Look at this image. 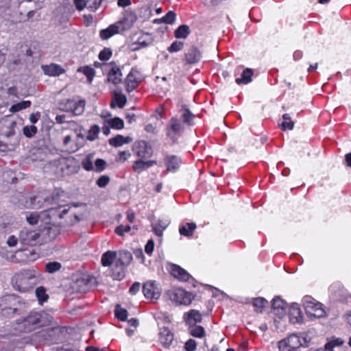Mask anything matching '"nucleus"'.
<instances>
[{
    "mask_svg": "<svg viewBox=\"0 0 351 351\" xmlns=\"http://www.w3.org/2000/svg\"><path fill=\"white\" fill-rule=\"evenodd\" d=\"M60 106L63 110L72 112L74 114L79 115L82 114L84 110L85 101H75L73 99H66L65 102H61Z\"/></svg>",
    "mask_w": 351,
    "mask_h": 351,
    "instance_id": "nucleus-14",
    "label": "nucleus"
},
{
    "mask_svg": "<svg viewBox=\"0 0 351 351\" xmlns=\"http://www.w3.org/2000/svg\"><path fill=\"white\" fill-rule=\"evenodd\" d=\"M119 33V27L114 23L108 26L106 29H101L99 36L102 40H108L112 36Z\"/></svg>",
    "mask_w": 351,
    "mask_h": 351,
    "instance_id": "nucleus-30",
    "label": "nucleus"
},
{
    "mask_svg": "<svg viewBox=\"0 0 351 351\" xmlns=\"http://www.w3.org/2000/svg\"><path fill=\"white\" fill-rule=\"evenodd\" d=\"M42 70L45 75L54 77L59 76L65 73V70L61 66L54 63L43 65Z\"/></svg>",
    "mask_w": 351,
    "mask_h": 351,
    "instance_id": "nucleus-22",
    "label": "nucleus"
},
{
    "mask_svg": "<svg viewBox=\"0 0 351 351\" xmlns=\"http://www.w3.org/2000/svg\"><path fill=\"white\" fill-rule=\"evenodd\" d=\"M103 0H89V10L95 11L101 5Z\"/></svg>",
    "mask_w": 351,
    "mask_h": 351,
    "instance_id": "nucleus-60",
    "label": "nucleus"
},
{
    "mask_svg": "<svg viewBox=\"0 0 351 351\" xmlns=\"http://www.w3.org/2000/svg\"><path fill=\"white\" fill-rule=\"evenodd\" d=\"M14 144H8L0 141V151L7 152L12 150L14 147Z\"/></svg>",
    "mask_w": 351,
    "mask_h": 351,
    "instance_id": "nucleus-61",
    "label": "nucleus"
},
{
    "mask_svg": "<svg viewBox=\"0 0 351 351\" xmlns=\"http://www.w3.org/2000/svg\"><path fill=\"white\" fill-rule=\"evenodd\" d=\"M100 131V128L97 125L91 126L89 129V141H94L97 138V135Z\"/></svg>",
    "mask_w": 351,
    "mask_h": 351,
    "instance_id": "nucleus-53",
    "label": "nucleus"
},
{
    "mask_svg": "<svg viewBox=\"0 0 351 351\" xmlns=\"http://www.w3.org/2000/svg\"><path fill=\"white\" fill-rule=\"evenodd\" d=\"M289 319L293 324L300 323L302 320L301 309L298 304H293L289 310Z\"/></svg>",
    "mask_w": 351,
    "mask_h": 351,
    "instance_id": "nucleus-26",
    "label": "nucleus"
},
{
    "mask_svg": "<svg viewBox=\"0 0 351 351\" xmlns=\"http://www.w3.org/2000/svg\"><path fill=\"white\" fill-rule=\"evenodd\" d=\"M23 134L27 137L31 138L37 133V128L34 125H27L23 128Z\"/></svg>",
    "mask_w": 351,
    "mask_h": 351,
    "instance_id": "nucleus-48",
    "label": "nucleus"
},
{
    "mask_svg": "<svg viewBox=\"0 0 351 351\" xmlns=\"http://www.w3.org/2000/svg\"><path fill=\"white\" fill-rule=\"evenodd\" d=\"M186 322L188 325H193L199 323L202 320V315L197 310L192 309L186 314Z\"/></svg>",
    "mask_w": 351,
    "mask_h": 351,
    "instance_id": "nucleus-29",
    "label": "nucleus"
},
{
    "mask_svg": "<svg viewBox=\"0 0 351 351\" xmlns=\"http://www.w3.org/2000/svg\"><path fill=\"white\" fill-rule=\"evenodd\" d=\"M164 163L167 171L174 172L178 169L182 160L180 158L176 155H167L164 158Z\"/></svg>",
    "mask_w": 351,
    "mask_h": 351,
    "instance_id": "nucleus-21",
    "label": "nucleus"
},
{
    "mask_svg": "<svg viewBox=\"0 0 351 351\" xmlns=\"http://www.w3.org/2000/svg\"><path fill=\"white\" fill-rule=\"evenodd\" d=\"M184 47V43L180 41H174L172 44L168 47L167 50L170 53L178 52L182 49Z\"/></svg>",
    "mask_w": 351,
    "mask_h": 351,
    "instance_id": "nucleus-51",
    "label": "nucleus"
},
{
    "mask_svg": "<svg viewBox=\"0 0 351 351\" xmlns=\"http://www.w3.org/2000/svg\"><path fill=\"white\" fill-rule=\"evenodd\" d=\"M140 288L141 284L138 282H136L133 283L131 287L130 288L129 293L131 295H135L140 290Z\"/></svg>",
    "mask_w": 351,
    "mask_h": 351,
    "instance_id": "nucleus-62",
    "label": "nucleus"
},
{
    "mask_svg": "<svg viewBox=\"0 0 351 351\" xmlns=\"http://www.w3.org/2000/svg\"><path fill=\"white\" fill-rule=\"evenodd\" d=\"M189 332L191 335L197 338L204 337L206 334L204 328L196 324L189 325Z\"/></svg>",
    "mask_w": 351,
    "mask_h": 351,
    "instance_id": "nucleus-37",
    "label": "nucleus"
},
{
    "mask_svg": "<svg viewBox=\"0 0 351 351\" xmlns=\"http://www.w3.org/2000/svg\"><path fill=\"white\" fill-rule=\"evenodd\" d=\"M282 119L283 121L281 124L282 130H292L294 127V123L291 121L290 115L289 114H284L282 115Z\"/></svg>",
    "mask_w": 351,
    "mask_h": 351,
    "instance_id": "nucleus-44",
    "label": "nucleus"
},
{
    "mask_svg": "<svg viewBox=\"0 0 351 351\" xmlns=\"http://www.w3.org/2000/svg\"><path fill=\"white\" fill-rule=\"evenodd\" d=\"M40 274L34 269L22 270L12 278L14 289L20 292H27L33 289L40 281Z\"/></svg>",
    "mask_w": 351,
    "mask_h": 351,
    "instance_id": "nucleus-3",
    "label": "nucleus"
},
{
    "mask_svg": "<svg viewBox=\"0 0 351 351\" xmlns=\"http://www.w3.org/2000/svg\"><path fill=\"white\" fill-rule=\"evenodd\" d=\"M132 255L128 251H120L117 253V258L115 264L117 266H121L122 267H126L130 262L132 261Z\"/></svg>",
    "mask_w": 351,
    "mask_h": 351,
    "instance_id": "nucleus-23",
    "label": "nucleus"
},
{
    "mask_svg": "<svg viewBox=\"0 0 351 351\" xmlns=\"http://www.w3.org/2000/svg\"><path fill=\"white\" fill-rule=\"evenodd\" d=\"M180 119L182 120V123H186L189 125H192L193 124V120L195 116L189 108L185 106H182L180 110Z\"/></svg>",
    "mask_w": 351,
    "mask_h": 351,
    "instance_id": "nucleus-33",
    "label": "nucleus"
},
{
    "mask_svg": "<svg viewBox=\"0 0 351 351\" xmlns=\"http://www.w3.org/2000/svg\"><path fill=\"white\" fill-rule=\"evenodd\" d=\"M286 302L280 297H275L272 300V309L274 314L282 317L285 314Z\"/></svg>",
    "mask_w": 351,
    "mask_h": 351,
    "instance_id": "nucleus-24",
    "label": "nucleus"
},
{
    "mask_svg": "<svg viewBox=\"0 0 351 351\" xmlns=\"http://www.w3.org/2000/svg\"><path fill=\"white\" fill-rule=\"evenodd\" d=\"M110 180V179L108 176L102 175L97 180L96 184L99 187L104 188L108 184Z\"/></svg>",
    "mask_w": 351,
    "mask_h": 351,
    "instance_id": "nucleus-52",
    "label": "nucleus"
},
{
    "mask_svg": "<svg viewBox=\"0 0 351 351\" xmlns=\"http://www.w3.org/2000/svg\"><path fill=\"white\" fill-rule=\"evenodd\" d=\"M35 293L38 303L40 305L49 300V295L46 293V289L43 286L37 287L35 291Z\"/></svg>",
    "mask_w": 351,
    "mask_h": 351,
    "instance_id": "nucleus-38",
    "label": "nucleus"
},
{
    "mask_svg": "<svg viewBox=\"0 0 351 351\" xmlns=\"http://www.w3.org/2000/svg\"><path fill=\"white\" fill-rule=\"evenodd\" d=\"M62 267V265L56 261L49 262L45 265V271L47 273L53 274L59 271Z\"/></svg>",
    "mask_w": 351,
    "mask_h": 351,
    "instance_id": "nucleus-45",
    "label": "nucleus"
},
{
    "mask_svg": "<svg viewBox=\"0 0 351 351\" xmlns=\"http://www.w3.org/2000/svg\"><path fill=\"white\" fill-rule=\"evenodd\" d=\"M267 301L263 298H257L253 300V305L257 311L261 312L262 309L265 306Z\"/></svg>",
    "mask_w": 351,
    "mask_h": 351,
    "instance_id": "nucleus-47",
    "label": "nucleus"
},
{
    "mask_svg": "<svg viewBox=\"0 0 351 351\" xmlns=\"http://www.w3.org/2000/svg\"><path fill=\"white\" fill-rule=\"evenodd\" d=\"M184 130V125L180 119L173 117L166 127V135L173 142L176 143Z\"/></svg>",
    "mask_w": 351,
    "mask_h": 351,
    "instance_id": "nucleus-6",
    "label": "nucleus"
},
{
    "mask_svg": "<svg viewBox=\"0 0 351 351\" xmlns=\"http://www.w3.org/2000/svg\"><path fill=\"white\" fill-rule=\"evenodd\" d=\"M115 316L121 321H125L128 316V311L124 309L119 308V306H116L114 311Z\"/></svg>",
    "mask_w": 351,
    "mask_h": 351,
    "instance_id": "nucleus-50",
    "label": "nucleus"
},
{
    "mask_svg": "<svg viewBox=\"0 0 351 351\" xmlns=\"http://www.w3.org/2000/svg\"><path fill=\"white\" fill-rule=\"evenodd\" d=\"M302 304L306 313L309 316L317 318L324 317L325 311L322 308V304L311 296H304L302 299Z\"/></svg>",
    "mask_w": 351,
    "mask_h": 351,
    "instance_id": "nucleus-5",
    "label": "nucleus"
},
{
    "mask_svg": "<svg viewBox=\"0 0 351 351\" xmlns=\"http://www.w3.org/2000/svg\"><path fill=\"white\" fill-rule=\"evenodd\" d=\"M131 156V154L128 151L119 152L117 157V161L119 162H125Z\"/></svg>",
    "mask_w": 351,
    "mask_h": 351,
    "instance_id": "nucleus-54",
    "label": "nucleus"
},
{
    "mask_svg": "<svg viewBox=\"0 0 351 351\" xmlns=\"http://www.w3.org/2000/svg\"><path fill=\"white\" fill-rule=\"evenodd\" d=\"M171 274L181 281H188L191 278V275L185 269L176 265H172Z\"/></svg>",
    "mask_w": 351,
    "mask_h": 351,
    "instance_id": "nucleus-25",
    "label": "nucleus"
},
{
    "mask_svg": "<svg viewBox=\"0 0 351 351\" xmlns=\"http://www.w3.org/2000/svg\"><path fill=\"white\" fill-rule=\"evenodd\" d=\"M133 152L140 158H147L152 156L151 145L145 141H136L133 145Z\"/></svg>",
    "mask_w": 351,
    "mask_h": 351,
    "instance_id": "nucleus-13",
    "label": "nucleus"
},
{
    "mask_svg": "<svg viewBox=\"0 0 351 351\" xmlns=\"http://www.w3.org/2000/svg\"><path fill=\"white\" fill-rule=\"evenodd\" d=\"M127 98L125 95L115 92L110 103V107L112 108H114L116 106H117L119 108H123L125 106Z\"/></svg>",
    "mask_w": 351,
    "mask_h": 351,
    "instance_id": "nucleus-31",
    "label": "nucleus"
},
{
    "mask_svg": "<svg viewBox=\"0 0 351 351\" xmlns=\"http://www.w3.org/2000/svg\"><path fill=\"white\" fill-rule=\"evenodd\" d=\"M16 301V298L14 295H8L4 297L0 301V306H3L5 304H12L13 302Z\"/></svg>",
    "mask_w": 351,
    "mask_h": 351,
    "instance_id": "nucleus-58",
    "label": "nucleus"
},
{
    "mask_svg": "<svg viewBox=\"0 0 351 351\" xmlns=\"http://www.w3.org/2000/svg\"><path fill=\"white\" fill-rule=\"evenodd\" d=\"M176 14L173 11H169L165 16L160 19H155V23H165L167 24H172L176 20Z\"/></svg>",
    "mask_w": 351,
    "mask_h": 351,
    "instance_id": "nucleus-42",
    "label": "nucleus"
},
{
    "mask_svg": "<svg viewBox=\"0 0 351 351\" xmlns=\"http://www.w3.org/2000/svg\"><path fill=\"white\" fill-rule=\"evenodd\" d=\"M74 3L77 10H82L86 7V0H74Z\"/></svg>",
    "mask_w": 351,
    "mask_h": 351,
    "instance_id": "nucleus-63",
    "label": "nucleus"
},
{
    "mask_svg": "<svg viewBox=\"0 0 351 351\" xmlns=\"http://www.w3.org/2000/svg\"><path fill=\"white\" fill-rule=\"evenodd\" d=\"M108 123L113 129L121 130L124 128L123 121L119 117L110 119L108 120Z\"/></svg>",
    "mask_w": 351,
    "mask_h": 351,
    "instance_id": "nucleus-46",
    "label": "nucleus"
},
{
    "mask_svg": "<svg viewBox=\"0 0 351 351\" xmlns=\"http://www.w3.org/2000/svg\"><path fill=\"white\" fill-rule=\"evenodd\" d=\"M167 295L171 301L179 304L189 305L193 300L190 293L180 288L169 290L167 291Z\"/></svg>",
    "mask_w": 351,
    "mask_h": 351,
    "instance_id": "nucleus-9",
    "label": "nucleus"
},
{
    "mask_svg": "<svg viewBox=\"0 0 351 351\" xmlns=\"http://www.w3.org/2000/svg\"><path fill=\"white\" fill-rule=\"evenodd\" d=\"M196 228L197 226L195 223H186L185 225L179 228V233L182 236L191 237L193 236V232Z\"/></svg>",
    "mask_w": 351,
    "mask_h": 351,
    "instance_id": "nucleus-35",
    "label": "nucleus"
},
{
    "mask_svg": "<svg viewBox=\"0 0 351 351\" xmlns=\"http://www.w3.org/2000/svg\"><path fill=\"white\" fill-rule=\"evenodd\" d=\"M65 329L63 327L57 326L43 330L38 332L44 341L51 343H57L62 339Z\"/></svg>",
    "mask_w": 351,
    "mask_h": 351,
    "instance_id": "nucleus-10",
    "label": "nucleus"
},
{
    "mask_svg": "<svg viewBox=\"0 0 351 351\" xmlns=\"http://www.w3.org/2000/svg\"><path fill=\"white\" fill-rule=\"evenodd\" d=\"M196 348L197 343L195 340L193 339H189L184 345V348L186 351H195Z\"/></svg>",
    "mask_w": 351,
    "mask_h": 351,
    "instance_id": "nucleus-56",
    "label": "nucleus"
},
{
    "mask_svg": "<svg viewBox=\"0 0 351 351\" xmlns=\"http://www.w3.org/2000/svg\"><path fill=\"white\" fill-rule=\"evenodd\" d=\"M190 33L188 25H182L179 26L174 32V36L177 38H186Z\"/></svg>",
    "mask_w": 351,
    "mask_h": 351,
    "instance_id": "nucleus-41",
    "label": "nucleus"
},
{
    "mask_svg": "<svg viewBox=\"0 0 351 351\" xmlns=\"http://www.w3.org/2000/svg\"><path fill=\"white\" fill-rule=\"evenodd\" d=\"M143 292L146 298L157 300L160 297L162 289L159 283L154 280H149L144 283Z\"/></svg>",
    "mask_w": 351,
    "mask_h": 351,
    "instance_id": "nucleus-11",
    "label": "nucleus"
},
{
    "mask_svg": "<svg viewBox=\"0 0 351 351\" xmlns=\"http://www.w3.org/2000/svg\"><path fill=\"white\" fill-rule=\"evenodd\" d=\"M85 141L86 138L81 132L75 131L64 136L63 144L67 152H74L84 145Z\"/></svg>",
    "mask_w": 351,
    "mask_h": 351,
    "instance_id": "nucleus-8",
    "label": "nucleus"
},
{
    "mask_svg": "<svg viewBox=\"0 0 351 351\" xmlns=\"http://www.w3.org/2000/svg\"><path fill=\"white\" fill-rule=\"evenodd\" d=\"M49 168L57 176L62 177L76 173L80 163L73 157H60L49 162Z\"/></svg>",
    "mask_w": 351,
    "mask_h": 351,
    "instance_id": "nucleus-4",
    "label": "nucleus"
},
{
    "mask_svg": "<svg viewBox=\"0 0 351 351\" xmlns=\"http://www.w3.org/2000/svg\"><path fill=\"white\" fill-rule=\"evenodd\" d=\"M53 317L45 311L30 312L17 322L16 329L23 332H31L38 328L51 324Z\"/></svg>",
    "mask_w": 351,
    "mask_h": 351,
    "instance_id": "nucleus-2",
    "label": "nucleus"
},
{
    "mask_svg": "<svg viewBox=\"0 0 351 351\" xmlns=\"http://www.w3.org/2000/svg\"><path fill=\"white\" fill-rule=\"evenodd\" d=\"M202 58V53L195 46L191 47L184 54V60L187 64H193L198 62Z\"/></svg>",
    "mask_w": 351,
    "mask_h": 351,
    "instance_id": "nucleus-18",
    "label": "nucleus"
},
{
    "mask_svg": "<svg viewBox=\"0 0 351 351\" xmlns=\"http://www.w3.org/2000/svg\"><path fill=\"white\" fill-rule=\"evenodd\" d=\"M306 346V338L300 337L295 334L291 335L287 339L279 341V348L283 351H297L300 347Z\"/></svg>",
    "mask_w": 351,
    "mask_h": 351,
    "instance_id": "nucleus-7",
    "label": "nucleus"
},
{
    "mask_svg": "<svg viewBox=\"0 0 351 351\" xmlns=\"http://www.w3.org/2000/svg\"><path fill=\"white\" fill-rule=\"evenodd\" d=\"M112 54V50L106 47L99 52L98 57L101 61H107L111 58Z\"/></svg>",
    "mask_w": 351,
    "mask_h": 351,
    "instance_id": "nucleus-49",
    "label": "nucleus"
},
{
    "mask_svg": "<svg viewBox=\"0 0 351 351\" xmlns=\"http://www.w3.org/2000/svg\"><path fill=\"white\" fill-rule=\"evenodd\" d=\"M131 229L129 225H120L115 229V232L119 236H123L125 232H128Z\"/></svg>",
    "mask_w": 351,
    "mask_h": 351,
    "instance_id": "nucleus-55",
    "label": "nucleus"
},
{
    "mask_svg": "<svg viewBox=\"0 0 351 351\" xmlns=\"http://www.w3.org/2000/svg\"><path fill=\"white\" fill-rule=\"evenodd\" d=\"M253 75V71L250 69H245L241 73V77H238L236 79V82L237 84H247L252 81V76Z\"/></svg>",
    "mask_w": 351,
    "mask_h": 351,
    "instance_id": "nucleus-36",
    "label": "nucleus"
},
{
    "mask_svg": "<svg viewBox=\"0 0 351 351\" xmlns=\"http://www.w3.org/2000/svg\"><path fill=\"white\" fill-rule=\"evenodd\" d=\"M27 222L31 225L36 224L38 221L39 215L36 213H32L26 217Z\"/></svg>",
    "mask_w": 351,
    "mask_h": 351,
    "instance_id": "nucleus-57",
    "label": "nucleus"
},
{
    "mask_svg": "<svg viewBox=\"0 0 351 351\" xmlns=\"http://www.w3.org/2000/svg\"><path fill=\"white\" fill-rule=\"evenodd\" d=\"M173 341V332L167 327H162L159 333V341L165 348H169Z\"/></svg>",
    "mask_w": 351,
    "mask_h": 351,
    "instance_id": "nucleus-20",
    "label": "nucleus"
},
{
    "mask_svg": "<svg viewBox=\"0 0 351 351\" xmlns=\"http://www.w3.org/2000/svg\"><path fill=\"white\" fill-rule=\"evenodd\" d=\"M106 162L101 158L97 159L94 165L89 161V171L93 170L97 173H101L106 168Z\"/></svg>",
    "mask_w": 351,
    "mask_h": 351,
    "instance_id": "nucleus-39",
    "label": "nucleus"
},
{
    "mask_svg": "<svg viewBox=\"0 0 351 351\" xmlns=\"http://www.w3.org/2000/svg\"><path fill=\"white\" fill-rule=\"evenodd\" d=\"M63 191L56 190V195L51 197L48 195H38L31 198V204L34 208H47L46 210L49 213L51 217H58L60 219L63 218L69 210V207L60 206L58 204V197L62 195Z\"/></svg>",
    "mask_w": 351,
    "mask_h": 351,
    "instance_id": "nucleus-1",
    "label": "nucleus"
},
{
    "mask_svg": "<svg viewBox=\"0 0 351 351\" xmlns=\"http://www.w3.org/2000/svg\"><path fill=\"white\" fill-rule=\"evenodd\" d=\"M117 252L114 251H107L101 256V263L103 266L108 267L112 265L114 261H116Z\"/></svg>",
    "mask_w": 351,
    "mask_h": 351,
    "instance_id": "nucleus-34",
    "label": "nucleus"
},
{
    "mask_svg": "<svg viewBox=\"0 0 351 351\" xmlns=\"http://www.w3.org/2000/svg\"><path fill=\"white\" fill-rule=\"evenodd\" d=\"M16 123L8 117L0 120V136L10 137L14 134Z\"/></svg>",
    "mask_w": 351,
    "mask_h": 351,
    "instance_id": "nucleus-15",
    "label": "nucleus"
},
{
    "mask_svg": "<svg viewBox=\"0 0 351 351\" xmlns=\"http://www.w3.org/2000/svg\"><path fill=\"white\" fill-rule=\"evenodd\" d=\"M40 237V232L38 230L23 229L19 234V241L23 245H35Z\"/></svg>",
    "mask_w": 351,
    "mask_h": 351,
    "instance_id": "nucleus-12",
    "label": "nucleus"
},
{
    "mask_svg": "<svg viewBox=\"0 0 351 351\" xmlns=\"http://www.w3.org/2000/svg\"><path fill=\"white\" fill-rule=\"evenodd\" d=\"M40 117V113L37 112L36 113H32L29 117V121L32 124H35L38 122Z\"/></svg>",
    "mask_w": 351,
    "mask_h": 351,
    "instance_id": "nucleus-64",
    "label": "nucleus"
},
{
    "mask_svg": "<svg viewBox=\"0 0 351 351\" xmlns=\"http://www.w3.org/2000/svg\"><path fill=\"white\" fill-rule=\"evenodd\" d=\"M154 242L152 239H149L145 245V251L147 254L151 255L154 251Z\"/></svg>",
    "mask_w": 351,
    "mask_h": 351,
    "instance_id": "nucleus-59",
    "label": "nucleus"
},
{
    "mask_svg": "<svg viewBox=\"0 0 351 351\" xmlns=\"http://www.w3.org/2000/svg\"><path fill=\"white\" fill-rule=\"evenodd\" d=\"M132 141V138L130 136H123L117 134L113 138L109 139V144L113 147H118L122 146L123 144H128Z\"/></svg>",
    "mask_w": 351,
    "mask_h": 351,
    "instance_id": "nucleus-32",
    "label": "nucleus"
},
{
    "mask_svg": "<svg viewBox=\"0 0 351 351\" xmlns=\"http://www.w3.org/2000/svg\"><path fill=\"white\" fill-rule=\"evenodd\" d=\"M122 73L119 66L114 65L112 66L108 74V81L114 84H117L121 82Z\"/></svg>",
    "mask_w": 351,
    "mask_h": 351,
    "instance_id": "nucleus-28",
    "label": "nucleus"
},
{
    "mask_svg": "<svg viewBox=\"0 0 351 351\" xmlns=\"http://www.w3.org/2000/svg\"><path fill=\"white\" fill-rule=\"evenodd\" d=\"M170 221L167 218L158 219L156 222L152 223V231L158 237H162L163 231L169 226Z\"/></svg>",
    "mask_w": 351,
    "mask_h": 351,
    "instance_id": "nucleus-19",
    "label": "nucleus"
},
{
    "mask_svg": "<svg viewBox=\"0 0 351 351\" xmlns=\"http://www.w3.org/2000/svg\"><path fill=\"white\" fill-rule=\"evenodd\" d=\"M125 267H122L121 266H117L114 264V266L111 271V276L113 280H121L125 277Z\"/></svg>",
    "mask_w": 351,
    "mask_h": 351,
    "instance_id": "nucleus-40",
    "label": "nucleus"
},
{
    "mask_svg": "<svg viewBox=\"0 0 351 351\" xmlns=\"http://www.w3.org/2000/svg\"><path fill=\"white\" fill-rule=\"evenodd\" d=\"M31 104L30 101H23L19 102L12 105L10 108V111L13 113L17 112L20 110L29 108L31 106Z\"/></svg>",
    "mask_w": 351,
    "mask_h": 351,
    "instance_id": "nucleus-43",
    "label": "nucleus"
},
{
    "mask_svg": "<svg viewBox=\"0 0 351 351\" xmlns=\"http://www.w3.org/2000/svg\"><path fill=\"white\" fill-rule=\"evenodd\" d=\"M156 164V160L143 161L142 158H141L139 160H136L134 162L132 165V169L135 172L140 173L143 171L147 169L148 168L152 167Z\"/></svg>",
    "mask_w": 351,
    "mask_h": 351,
    "instance_id": "nucleus-27",
    "label": "nucleus"
},
{
    "mask_svg": "<svg viewBox=\"0 0 351 351\" xmlns=\"http://www.w3.org/2000/svg\"><path fill=\"white\" fill-rule=\"evenodd\" d=\"M141 82L140 73L135 69H132L125 79V90L128 93L133 91Z\"/></svg>",
    "mask_w": 351,
    "mask_h": 351,
    "instance_id": "nucleus-16",
    "label": "nucleus"
},
{
    "mask_svg": "<svg viewBox=\"0 0 351 351\" xmlns=\"http://www.w3.org/2000/svg\"><path fill=\"white\" fill-rule=\"evenodd\" d=\"M136 21V15L132 12H127L125 13L123 18L114 24L118 26L120 32L121 31H125L130 29Z\"/></svg>",
    "mask_w": 351,
    "mask_h": 351,
    "instance_id": "nucleus-17",
    "label": "nucleus"
}]
</instances>
